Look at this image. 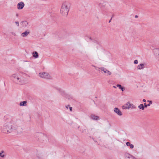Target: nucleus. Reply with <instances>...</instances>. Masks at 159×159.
Returning a JSON list of instances; mask_svg holds the SVG:
<instances>
[{
    "label": "nucleus",
    "instance_id": "obj_24",
    "mask_svg": "<svg viewBox=\"0 0 159 159\" xmlns=\"http://www.w3.org/2000/svg\"><path fill=\"white\" fill-rule=\"evenodd\" d=\"M138 63V60H135L134 61V63L135 64H137Z\"/></svg>",
    "mask_w": 159,
    "mask_h": 159
},
{
    "label": "nucleus",
    "instance_id": "obj_35",
    "mask_svg": "<svg viewBox=\"0 0 159 159\" xmlns=\"http://www.w3.org/2000/svg\"><path fill=\"white\" fill-rule=\"evenodd\" d=\"M96 69V70H97V69ZM98 70V71H100V70Z\"/></svg>",
    "mask_w": 159,
    "mask_h": 159
},
{
    "label": "nucleus",
    "instance_id": "obj_12",
    "mask_svg": "<svg viewBox=\"0 0 159 159\" xmlns=\"http://www.w3.org/2000/svg\"><path fill=\"white\" fill-rule=\"evenodd\" d=\"M19 76L17 75L16 74H13L11 76V78L12 80L16 82V80H17V78H18Z\"/></svg>",
    "mask_w": 159,
    "mask_h": 159
},
{
    "label": "nucleus",
    "instance_id": "obj_15",
    "mask_svg": "<svg viewBox=\"0 0 159 159\" xmlns=\"http://www.w3.org/2000/svg\"><path fill=\"white\" fill-rule=\"evenodd\" d=\"M154 54L156 56H159V48H156L154 50Z\"/></svg>",
    "mask_w": 159,
    "mask_h": 159
},
{
    "label": "nucleus",
    "instance_id": "obj_33",
    "mask_svg": "<svg viewBox=\"0 0 159 159\" xmlns=\"http://www.w3.org/2000/svg\"><path fill=\"white\" fill-rule=\"evenodd\" d=\"M111 20H112V18H111V19L109 21V23H110L111 22Z\"/></svg>",
    "mask_w": 159,
    "mask_h": 159
},
{
    "label": "nucleus",
    "instance_id": "obj_17",
    "mask_svg": "<svg viewBox=\"0 0 159 159\" xmlns=\"http://www.w3.org/2000/svg\"><path fill=\"white\" fill-rule=\"evenodd\" d=\"M116 86L119 88L122 91H123L125 89L124 87L121 86L120 84H117L116 85Z\"/></svg>",
    "mask_w": 159,
    "mask_h": 159
},
{
    "label": "nucleus",
    "instance_id": "obj_16",
    "mask_svg": "<svg viewBox=\"0 0 159 159\" xmlns=\"http://www.w3.org/2000/svg\"><path fill=\"white\" fill-rule=\"evenodd\" d=\"M59 91L62 95L64 96L65 97H66V96L67 95V94L65 93L64 91H63L61 89H60Z\"/></svg>",
    "mask_w": 159,
    "mask_h": 159
},
{
    "label": "nucleus",
    "instance_id": "obj_9",
    "mask_svg": "<svg viewBox=\"0 0 159 159\" xmlns=\"http://www.w3.org/2000/svg\"><path fill=\"white\" fill-rule=\"evenodd\" d=\"M98 5L99 7L101 9H102L105 7L106 3L105 2L102 1L101 2L99 3Z\"/></svg>",
    "mask_w": 159,
    "mask_h": 159
},
{
    "label": "nucleus",
    "instance_id": "obj_36",
    "mask_svg": "<svg viewBox=\"0 0 159 159\" xmlns=\"http://www.w3.org/2000/svg\"><path fill=\"white\" fill-rule=\"evenodd\" d=\"M113 87L114 88H116V87L115 86H113Z\"/></svg>",
    "mask_w": 159,
    "mask_h": 159
},
{
    "label": "nucleus",
    "instance_id": "obj_13",
    "mask_svg": "<svg viewBox=\"0 0 159 159\" xmlns=\"http://www.w3.org/2000/svg\"><path fill=\"white\" fill-rule=\"evenodd\" d=\"M145 66L144 64L141 63L139 65L137 66V69L139 70H142L144 69Z\"/></svg>",
    "mask_w": 159,
    "mask_h": 159
},
{
    "label": "nucleus",
    "instance_id": "obj_5",
    "mask_svg": "<svg viewBox=\"0 0 159 159\" xmlns=\"http://www.w3.org/2000/svg\"><path fill=\"white\" fill-rule=\"evenodd\" d=\"M22 78L21 76H20L17 78V80H16V83L19 84H21L24 83V80L22 79Z\"/></svg>",
    "mask_w": 159,
    "mask_h": 159
},
{
    "label": "nucleus",
    "instance_id": "obj_14",
    "mask_svg": "<svg viewBox=\"0 0 159 159\" xmlns=\"http://www.w3.org/2000/svg\"><path fill=\"white\" fill-rule=\"evenodd\" d=\"M91 119L93 120H97L99 118L98 116L93 114L91 115Z\"/></svg>",
    "mask_w": 159,
    "mask_h": 159
},
{
    "label": "nucleus",
    "instance_id": "obj_22",
    "mask_svg": "<svg viewBox=\"0 0 159 159\" xmlns=\"http://www.w3.org/2000/svg\"><path fill=\"white\" fill-rule=\"evenodd\" d=\"M126 157H127L128 158H132L134 159L135 158L133 156L130 155V154H127L126 155Z\"/></svg>",
    "mask_w": 159,
    "mask_h": 159
},
{
    "label": "nucleus",
    "instance_id": "obj_34",
    "mask_svg": "<svg viewBox=\"0 0 159 159\" xmlns=\"http://www.w3.org/2000/svg\"><path fill=\"white\" fill-rule=\"evenodd\" d=\"M113 16H114V15H113L112 16H111V18H112H112L113 17Z\"/></svg>",
    "mask_w": 159,
    "mask_h": 159
},
{
    "label": "nucleus",
    "instance_id": "obj_27",
    "mask_svg": "<svg viewBox=\"0 0 159 159\" xmlns=\"http://www.w3.org/2000/svg\"><path fill=\"white\" fill-rule=\"evenodd\" d=\"M15 23L16 24V25H17V26H19V22L18 21H16L15 22Z\"/></svg>",
    "mask_w": 159,
    "mask_h": 159
},
{
    "label": "nucleus",
    "instance_id": "obj_8",
    "mask_svg": "<svg viewBox=\"0 0 159 159\" xmlns=\"http://www.w3.org/2000/svg\"><path fill=\"white\" fill-rule=\"evenodd\" d=\"M114 111L119 116H121L122 115L121 111L118 108H115L114 109Z\"/></svg>",
    "mask_w": 159,
    "mask_h": 159
},
{
    "label": "nucleus",
    "instance_id": "obj_10",
    "mask_svg": "<svg viewBox=\"0 0 159 159\" xmlns=\"http://www.w3.org/2000/svg\"><path fill=\"white\" fill-rule=\"evenodd\" d=\"M30 33V31L29 30H27L25 32L21 34V35L23 37H26Z\"/></svg>",
    "mask_w": 159,
    "mask_h": 159
},
{
    "label": "nucleus",
    "instance_id": "obj_4",
    "mask_svg": "<svg viewBox=\"0 0 159 159\" xmlns=\"http://www.w3.org/2000/svg\"><path fill=\"white\" fill-rule=\"evenodd\" d=\"M39 75L41 77L43 78L49 79L50 78V75L48 73L46 72L40 73L39 74Z\"/></svg>",
    "mask_w": 159,
    "mask_h": 159
},
{
    "label": "nucleus",
    "instance_id": "obj_26",
    "mask_svg": "<svg viewBox=\"0 0 159 159\" xmlns=\"http://www.w3.org/2000/svg\"><path fill=\"white\" fill-rule=\"evenodd\" d=\"M130 146V148H131V149H132V148H133L134 147V146L133 145V144H131L130 145V146Z\"/></svg>",
    "mask_w": 159,
    "mask_h": 159
},
{
    "label": "nucleus",
    "instance_id": "obj_37",
    "mask_svg": "<svg viewBox=\"0 0 159 159\" xmlns=\"http://www.w3.org/2000/svg\"><path fill=\"white\" fill-rule=\"evenodd\" d=\"M89 39L90 40H92V39H91V38H90Z\"/></svg>",
    "mask_w": 159,
    "mask_h": 159
},
{
    "label": "nucleus",
    "instance_id": "obj_2",
    "mask_svg": "<svg viewBox=\"0 0 159 159\" xmlns=\"http://www.w3.org/2000/svg\"><path fill=\"white\" fill-rule=\"evenodd\" d=\"M70 7V3L68 2H64L61 6V10L60 13L62 16H67L68 14Z\"/></svg>",
    "mask_w": 159,
    "mask_h": 159
},
{
    "label": "nucleus",
    "instance_id": "obj_32",
    "mask_svg": "<svg viewBox=\"0 0 159 159\" xmlns=\"http://www.w3.org/2000/svg\"><path fill=\"white\" fill-rule=\"evenodd\" d=\"M135 18H137L138 17V16L137 15H135Z\"/></svg>",
    "mask_w": 159,
    "mask_h": 159
},
{
    "label": "nucleus",
    "instance_id": "obj_28",
    "mask_svg": "<svg viewBox=\"0 0 159 159\" xmlns=\"http://www.w3.org/2000/svg\"><path fill=\"white\" fill-rule=\"evenodd\" d=\"M69 108H70V111H72V108L71 107H69Z\"/></svg>",
    "mask_w": 159,
    "mask_h": 159
},
{
    "label": "nucleus",
    "instance_id": "obj_19",
    "mask_svg": "<svg viewBox=\"0 0 159 159\" xmlns=\"http://www.w3.org/2000/svg\"><path fill=\"white\" fill-rule=\"evenodd\" d=\"M148 102H149V104L148 103V104H147L146 103H144V107H147L148 106H149L150 105V104L152 103V101L148 100Z\"/></svg>",
    "mask_w": 159,
    "mask_h": 159
},
{
    "label": "nucleus",
    "instance_id": "obj_11",
    "mask_svg": "<svg viewBox=\"0 0 159 159\" xmlns=\"http://www.w3.org/2000/svg\"><path fill=\"white\" fill-rule=\"evenodd\" d=\"M21 24L23 27H25L28 25V23L26 21H22L21 22Z\"/></svg>",
    "mask_w": 159,
    "mask_h": 159
},
{
    "label": "nucleus",
    "instance_id": "obj_20",
    "mask_svg": "<svg viewBox=\"0 0 159 159\" xmlns=\"http://www.w3.org/2000/svg\"><path fill=\"white\" fill-rule=\"evenodd\" d=\"M144 106L142 104H140L138 106V108L140 109H141L142 110H143L144 109Z\"/></svg>",
    "mask_w": 159,
    "mask_h": 159
},
{
    "label": "nucleus",
    "instance_id": "obj_31",
    "mask_svg": "<svg viewBox=\"0 0 159 159\" xmlns=\"http://www.w3.org/2000/svg\"><path fill=\"white\" fill-rule=\"evenodd\" d=\"M16 16L17 17H18V16H19V15L18 13H17L16 14Z\"/></svg>",
    "mask_w": 159,
    "mask_h": 159
},
{
    "label": "nucleus",
    "instance_id": "obj_23",
    "mask_svg": "<svg viewBox=\"0 0 159 159\" xmlns=\"http://www.w3.org/2000/svg\"><path fill=\"white\" fill-rule=\"evenodd\" d=\"M4 152L3 151H2L1 152H0V156L2 157H5V155L2 154V153Z\"/></svg>",
    "mask_w": 159,
    "mask_h": 159
},
{
    "label": "nucleus",
    "instance_id": "obj_29",
    "mask_svg": "<svg viewBox=\"0 0 159 159\" xmlns=\"http://www.w3.org/2000/svg\"><path fill=\"white\" fill-rule=\"evenodd\" d=\"M143 101L144 102H146V100L145 99H143Z\"/></svg>",
    "mask_w": 159,
    "mask_h": 159
},
{
    "label": "nucleus",
    "instance_id": "obj_6",
    "mask_svg": "<svg viewBox=\"0 0 159 159\" xmlns=\"http://www.w3.org/2000/svg\"><path fill=\"white\" fill-rule=\"evenodd\" d=\"M98 69H100L101 71H103L105 73H107V75H110L111 74V72L107 70L106 68H105L104 67H102L99 68H98Z\"/></svg>",
    "mask_w": 159,
    "mask_h": 159
},
{
    "label": "nucleus",
    "instance_id": "obj_21",
    "mask_svg": "<svg viewBox=\"0 0 159 159\" xmlns=\"http://www.w3.org/2000/svg\"><path fill=\"white\" fill-rule=\"evenodd\" d=\"M27 103V101H23L22 102H21L20 103V106H25L26 105V104Z\"/></svg>",
    "mask_w": 159,
    "mask_h": 159
},
{
    "label": "nucleus",
    "instance_id": "obj_1",
    "mask_svg": "<svg viewBox=\"0 0 159 159\" xmlns=\"http://www.w3.org/2000/svg\"><path fill=\"white\" fill-rule=\"evenodd\" d=\"M15 124L12 120L11 118H7L5 120V123L1 127L2 132L4 133H9L13 131Z\"/></svg>",
    "mask_w": 159,
    "mask_h": 159
},
{
    "label": "nucleus",
    "instance_id": "obj_25",
    "mask_svg": "<svg viewBox=\"0 0 159 159\" xmlns=\"http://www.w3.org/2000/svg\"><path fill=\"white\" fill-rule=\"evenodd\" d=\"M126 144L127 146H130V145L131 144V143L130 142H128L126 143Z\"/></svg>",
    "mask_w": 159,
    "mask_h": 159
},
{
    "label": "nucleus",
    "instance_id": "obj_3",
    "mask_svg": "<svg viewBox=\"0 0 159 159\" xmlns=\"http://www.w3.org/2000/svg\"><path fill=\"white\" fill-rule=\"evenodd\" d=\"M14 127L15 128L13 129V131L15 130L19 134H20L22 132L23 129L20 126H18L15 125Z\"/></svg>",
    "mask_w": 159,
    "mask_h": 159
},
{
    "label": "nucleus",
    "instance_id": "obj_18",
    "mask_svg": "<svg viewBox=\"0 0 159 159\" xmlns=\"http://www.w3.org/2000/svg\"><path fill=\"white\" fill-rule=\"evenodd\" d=\"M33 57L35 58H37L38 57V53L37 52H33Z\"/></svg>",
    "mask_w": 159,
    "mask_h": 159
},
{
    "label": "nucleus",
    "instance_id": "obj_7",
    "mask_svg": "<svg viewBox=\"0 0 159 159\" xmlns=\"http://www.w3.org/2000/svg\"><path fill=\"white\" fill-rule=\"evenodd\" d=\"M25 4L23 2H21L19 3H18L17 4V8L18 9L20 10L23 9V8Z\"/></svg>",
    "mask_w": 159,
    "mask_h": 159
},
{
    "label": "nucleus",
    "instance_id": "obj_30",
    "mask_svg": "<svg viewBox=\"0 0 159 159\" xmlns=\"http://www.w3.org/2000/svg\"><path fill=\"white\" fill-rule=\"evenodd\" d=\"M70 106L69 105H68L67 106H66V107L67 109L68 108V107Z\"/></svg>",
    "mask_w": 159,
    "mask_h": 159
}]
</instances>
